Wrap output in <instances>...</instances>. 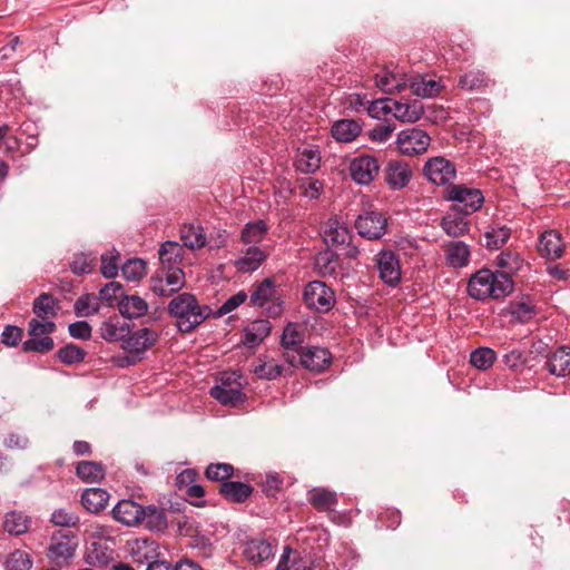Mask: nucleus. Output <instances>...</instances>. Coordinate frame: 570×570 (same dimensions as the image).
<instances>
[{"mask_svg":"<svg viewBox=\"0 0 570 570\" xmlns=\"http://www.w3.org/2000/svg\"><path fill=\"white\" fill-rule=\"evenodd\" d=\"M304 342V334L297 323H288L282 334L281 344L285 350H296Z\"/></svg>","mask_w":570,"mask_h":570,"instance_id":"obj_49","label":"nucleus"},{"mask_svg":"<svg viewBox=\"0 0 570 570\" xmlns=\"http://www.w3.org/2000/svg\"><path fill=\"white\" fill-rule=\"evenodd\" d=\"M128 546L130 557L132 558L134 562L138 563L139 566H148L161 554L159 544L153 539L137 538L130 541Z\"/></svg>","mask_w":570,"mask_h":570,"instance_id":"obj_15","label":"nucleus"},{"mask_svg":"<svg viewBox=\"0 0 570 570\" xmlns=\"http://www.w3.org/2000/svg\"><path fill=\"white\" fill-rule=\"evenodd\" d=\"M86 355L87 353L83 348L72 343L65 345L57 352L58 360L66 365L80 363L85 360Z\"/></svg>","mask_w":570,"mask_h":570,"instance_id":"obj_50","label":"nucleus"},{"mask_svg":"<svg viewBox=\"0 0 570 570\" xmlns=\"http://www.w3.org/2000/svg\"><path fill=\"white\" fill-rule=\"evenodd\" d=\"M77 547L78 539L75 534L68 531H56L51 535L47 556L56 563L66 562L73 557Z\"/></svg>","mask_w":570,"mask_h":570,"instance_id":"obj_8","label":"nucleus"},{"mask_svg":"<svg viewBox=\"0 0 570 570\" xmlns=\"http://www.w3.org/2000/svg\"><path fill=\"white\" fill-rule=\"evenodd\" d=\"M247 299V294L244 291H239L238 293L232 295L227 298L224 304L218 308V316L228 314L239 307Z\"/></svg>","mask_w":570,"mask_h":570,"instance_id":"obj_62","label":"nucleus"},{"mask_svg":"<svg viewBox=\"0 0 570 570\" xmlns=\"http://www.w3.org/2000/svg\"><path fill=\"white\" fill-rule=\"evenodd\" d=\"M168 313L176 318V326L180 333H191L212 313L208 305H200L195 295L181 293L168 304Z\"/></svg>","mask_w":570,"mask_h":570,"instance_id":"obj_2","label":"nucleus"},{"mask_svg":"<svg viewBox=\"0 0 570 570\" xmlns=\"http://www.w3.org/2000/svg\"><path fill=\"white\" fill-rule=\"evenodd\" d=\"M77 475L87 483L99 482L105 476L104 466L95 461H81L76 466Z\"/></svg>","mask_w":570,"mask_h":570,"instance_id":"obj_41","label":"nucleus"},{"mask_svg":"<svg viewBox=\"0 0 570 570\" xmlns=\"http://www.w3.org/2000/svg\"><path fill=\"white\" fill-rule=\"evenodd\" d=\"M32 311L38 318L49 321L57 315V299L51 294L42 293L35 299Z\"/></svg>","mask_w":570,"mask_h":570,"instance_id":"obj_40","label":"nucleus"},{"mask_svg":"<svg viewBox=\"0 0 570 570\" xmlns=\"http://www.w3.org/2000/svg\"><path fill=\"white\" fill-rule=\"evenodd\" d=\"M411 91L421 98H431L436 96L441 89L442 85L440 81L434 79H426L425 77H416L413 78L410 82Z\"/></svg>","mask_w":570,"mask_h":570,"instance_id":"obj_36","label":"nucleus"},{"mask_svg":"<svg viewBox=\"0 0 570 570\" xmlns=\"http://www.w3.org/2000/svg\"><path fill=\"white\" fill-rule=\"evenodd\" d=\"M244 554L252 562L263 563L274 557V549L264 539H252L246 543Z\"/></svg>","mask_w":570,"mask_h":570,"instance_id":"obj_28","label":"nucleus"},{"mask_svg":"<svg viewBox=\"0 0 570 570\" xmlns=\"http://www.w3.org/2000/svg\"><path fill=\"white\" fill-rule=\"evenodd\" d=\"M490 83V78L481 70H470L459 78V87L464 90H482Z\"/></svg>","mask_w":570,"mask_h":570,"instance_id":"obj_42","label":"nucleus"},{"mask_svg":"<svg viewBox=\"0 0 570 570\" xmlns=\"http://www.w3.org/2000/svg\"><path fill=\"white\" fill-rule=\"evenodd\" d=\"M234 466L229 463H210L206 468V478L210 481L225 482L234 474Z\"/></svg>","mask_w":570,"mask_h":570,"instance_id":"obj_55","label":"nucleus"},{"mask_svg":"<svg viewBox=\"0 0 570 570\" xmlns=\"http://www.w3.org/2000/svg\"><path fill=\"white\" fill-rule=\"evenodd\" d=\"M331 353L322 347H306L301 350V357L298 361L301 365L309 371L321 372L331 364Z\"/></svg>","mask_w":570,"mask_h":570,"instance_id":"obj_17","label":"nucleus"},{"mask_svg":"<svg viewBox=\"0 0 570 570\" xmlns=\"http://www.w3.org/2000/svg\"><path fill=\"white\" fill-rule=\"evenodd\" d=\"M380 167V163L375 156L362 154L350 160L348 171L354 183L367 186L379 175Z\"/></svg>","mask_w":570,"mask_h":570,"instance_id":"obj_7","label":"nucleus"},{"mask_svg":"<svg viewBox=\"0 0 570 570\" xmlns=\"http://www.w3.org/2000/svg\"><path fill=\"white\" fill-rule=\"evenodd\" d=\"M99 298L94 293H87L77 298L73 305L75 314L78 317H88L99 312Z\"/></svg>","mask_w":570,"mask_h":570,"instance_id":"obj_43","label":"nucleus"},{"mask_svg":"<svg viewBox=\"0 0 570 570\" xmlns=\"http://www.w3.org/2000/svg\"><path fill=\"white\" fill-rule=\"evenodd\" d=\"M129 333V325L120 322L118 317L105 321L100 327L101 337L108 342L124 341Z\"/></svg>","mask_w":570,"mask_h":570,"instance_id":"obj_35","label":"nucleus"},{"mask_svg":"<svg viewBox=\"0 0 570 570\" xmlns=\"http://www.w3.org/2000/svg\"><path fill=\"white\" fill-rule=\"evenodd\" d=\"M79 517L77 513L66 510V509H57L51 513L50 522L55 525L71 528L76 527L79 523Z\"/></svg>","mask_w":570,"mask_h":570,"instance_id":"obj_58","label":"nucleus"},{"mask_svg":"<svg viewBox=\"0 0 570 570\" xmlns=\"http://www.w3.org/2000/svg\"><path fill=\"white\" fill-rule=\"evenodd\" d=\"M308 502L318 510H331L336 503V495L326 489L316 488L308 492Z\"/></svg>","mask_w":570,"mask_h":570,"instance_id":"obj_45","label":"nucleus"},{"mask_svg":"<svg viewBox=\"0 0 570 570\" xmlns=\"http://www.w3.org/2000/svg\"><path fill=\"white\" fill-rule=\"evenodd\" d=\"M497 265L502 269L500 273H508L511 277V274L517 273L522 268L523 259L518 253L507 250L502 252L497 257Z\"/></svg>","mask_w":570,"mask_h":570,"instance_id":"obj_47","label":"nucleus"},{"mask_svg":"<svg viewBox=\"0 0 570 570\" xmlns=\"http://www.w3.org/2000/svg\"><path fill=\"white\" fill-rule=\"evenodd\" d=\"M541 256L558 259L562 256L564 250V244L561 238V234L554 229L546 230L539 239L538 245Z\"/></svg>","mask_w":570,"mask_h":570,"instance_id":"obj_19","label":"nucleus"},{"mask_svg":"<svg viewBox=\"0 0 570 570\" xmlns=\"http://www.w3.org/2000/svg\"><path fill=\"white\" fill-rule=\"evenodd\" d=\"M158 340V334L148 327L139 328L125 337L122 348L130 354V362L139 361V355L151 348Z\"/></svg>","mask_w":570,"mask_h":570,"instance_id":"obj_9","label":"nucleus"},{"mask_svg":"<svg viewBox=\"0 0 570 570\" xmlns=\"http://www.w3.org/2000/svg\"><path fill=\"white\" fill-rule=\"evenodd\" d=\"M387 220L380 212H364L358 215L355 227L358 234L370 240L380 239L386 233Z\"/></svg>","mask_w":570,"mask_h":570,"instance_id":"obj_13","label":"nucleus"},{"mask_svg":"<svg viewBox=\"0 0 570 570\" xmlns=\"http://www.w3.org/2000/svg\"><path fill=\"white\" fill-rule=\"evenodd\" d=\"M114 560V550L106 541H92L87 548L85 561L94 567H107Z\"/></svg>","mask_w":570,"mask_h":570,"instance_id":"obj_21","label":"nucleus"},{"mask_svg":"<svg viewBox=\"0 0 570 570\" xmlns=\"http://www.w3.org/2000/svg\"><path fill=\"white\" fill-rule=\"evenodd\" d=\"M375 83L386 94L401 92L407 86L403 76L387 70L376 73Z\"/></svg>","mask_w":570,"mask_h":570,"instance_id":"obj_34","label":"nucleus"},{"mask_svg":"<svg viewBox=\"0 0 570 570\" xmlns=\"http://www.w3.org/2000/svg\"><path fill=\"white\" fill-rule=\"evenodd\" d=\"M446 264L453 268H462L468 266L470 262L471 250L469 245L461 240H453L445 245Z\"/></svg>","mask_w":570,"mask_h":570,"instance_id":"obj_22","label":"nucleus"},{"mask_svg":"<svg viewBox=\"0 0 570 570\" xmlns=\"http://www.w3.org/2000/svg\"><path fill=\"white\" fill-rule=\"evenodd\" d=\"M267 258L266 253L259 247L252 246L245 252V255L235 262V266L240 273H253L259 268Z\"/></svg>","mask_w":570,"mask_h":570,"instance_id":"obj_32","label":"nucleus"},{"mask_svg":"<svg viewBox=\"0 0 570 570\" xmlns=\"http://www.w3.org/2000/svg\"><path fill=\"white\" fill-rule=\"evenodd\" d=\"M510 314L515 321L527 323L533 317L534 307L524 302H517L510 305Z\"/></svg>","mask_w":570,"mask_h":570,"instance_id":"obj_61","label":"nucleus"},{"mask_svg":"<svg viewBox=\"0 0 570 570\" xmlns=\"http://www.w3.org/2000/svg\"><path fill=\"white\" fill-rule=\"evenodd\" d=\"M114 518L128 527L140 523L144 518V507L134 500H120L112 509Z\"/></svg>","mask_w":570,"mask_h":570,"instance_id":"obj_18","label":"nucleus"},{"mask_svg":"<svg viewBox=\"0 0 570 570\" xmlns=\"http://www.w3.org/2000/svg\"><path fill=\"white\" fill-rule=\"evenodd\" d=\"M463 216L452 209L446 213L440 224L444 233L451 237H460L466 234L470 229V223Z\"/></svg>","mask_w":570,"mask_h":570,"instance_id":"obj_30","label":"nucleus"},{"mask_svg":"<svg viewBox=\"0 0 570 570\" xmlns=\"http://www.w3.org/2000/svg\"><path fill=\"white\" fill-rule=\"evenodd\" d=\"M283 365L274 360H269L255 366L254 373L258 379L275 380L283 374Z\"/></svg>","mask_w":570,"mask_h":570,"instance_id":"obj_56","label":"nucleus"},{"mask_svg":"<svg viewBox=\"0 0 570 570\" xmlns=\"http://www.w3.org/2000/svg\"><path fill=\"white\" fill-rule=\"evenodd\" d=\"M303 302L309 309L327 313L335 304V293L324 282L312 281L304 288Z\"/></svg>","mask_w":570,"mask_h":570,"instance_id":"obj_5","label":"nucleus"},{"mask_svg":"<svg viewBox=\"0 0 570 570\" xmlns=\"http://www.w3.org/2000/svg\"><path fill=\"white\" fill-rule=\"evenodd\" d=\"M234 375L235 373L224 374L220 384L210 389V395L223 405L236 406L245 400L242 384L232 380Z\"/></svg>","mask_w":570,"mask_h":570,"instance_id":"obj_11","label":"nucleus"},{"mask_svg":"<svg viewBox=\"0 0 570 570\" xmlns=\"http://www.w3.org/2000/svg\"><path fill=\"white\" fill-rule=\"evenodd\" d=\"M109 500V493L100 488H90L82 492L81 504L91 513H99L102 511Z\"/></svg>","mask_w":570,"mask_h":570,"instance_id":"obj_31","label":"nucleus"},{"mask_svg":"<svg viewBox=\"0 0 570 570\" xmlns=\"http://www.w3.org/2000/svg\"><path fill=\"white\" fill-rule=\"evenodd\" d=\"M118 309L126 318H139L148 312V304L144 298L136 294L124 295L118 302Z\"/></svg>","mask_w":570,"mask_h":570,"instance_id":"obj_25","label":"nucleus"},{"mask_svg":"<svg viewBox=\"0 0 570 570\" xmlns=\"http://www.w3.org/2000/svg\"><path fill=\"white\" fill-rule=\"evenodd\" d=\"M271 323L267 320H256L244 330L243 344L247 347L259 345L271 333Z\"/></svg>","mask_w":570,"mask_h":570,"instance_id":"obj_27","label":"nucleus"},{"mask_svg":"<svg viewBox=\"0 0 570 570\" xmlns=\"http://www.w3.org/2000/svg\"><path fill=\"white\" fill-rule=\"evenodd\" d=\"M124 287L118 282H109L107 283L99 292V301H104L108 306H112V302L124 296L122 292Z\"/></svg>","mask_w":570,"mask_h":570,"instance_id":"obj_60","label":"nucleus"},{"mask_svg":"<svg viewBox=\"0 0 570 570\" xmlns=\"http://www.w3.org/2000/svg\"><path fill=\"white\" fill-rule=\"evenodd\" d=\"M121 273L128 282H137L146 274V263L141 258H129L121 266Z\"/></svg>","mask_w":570,"mask_h":570,"instance_id":"obj_53","label":"nucleus"},{"mask_svg":"<svg viewBox=\"0 0 570 570\" xmlns=\"http://www.w3.org/2000/svg\"><path fill=\"white\" fill-rule=\"evenodd\" d=\"M423 171L425 177L436 186H445L456 176L454 164L441 156L430 158L425 163Z\"/></svg>","mask_w":570,"mask_h":570,"instance_id":"obj_12","label":"nucleus"},{"mask_svg":"<svg viewBox=\"0 0 570 570\" xmlns=\"http://www.w3.org/2000/svg\"><path fill=\"white\" fill-rule=\"evenodd\" d=\"M159 261L169 268L181 259V246L177 242H165L159 252Z\"/></svg>","mask_w":570,"mask_h":570,"instance_id":"obj_51","label":"nucleus"},{"mask_svg":"<svg viewBox=\"0 0 570 570\" xmlns=\"http://www.w3.org/2000/svg\"><path fill=\"white\" fill-rule=\"evenodd\" d=\"M321 166V155L318 149L304 148L298 150L295 157V167L304 174H313Z\"/></svg>","mask_w":570,"mask_h":570,"instance_id":"obj_33","label":"nucleus"},{"mask_svg":"<svg viewBox=\"0 0 570 570\" xmlns=\"http://www.w3.org/2000/svg\"><path fill=\"white\" fill-rule=\"evenodd\" d=\"M315 266L322 276H333L340 266L338 254L326 249L320 252L315 258Z\"/></svg>","mask_w":570,"mask_h":570,"instance_id":"obj_39","label":"nucleus"},{"mask_svg":"<svg viewBox=\"0 0 570 570\" xmlns=\"http://www.w3.org/2000/svg\"><path fill=\"white\" fill-rule=\"evenodd\" d=\"M254 488L240 481H225L219 485V493L229 502L244 503L252 494Z\"/></svg>","mask_w":570,"mask_h":570,"instance_id":"obj_23","label":"nucleus"},{"mask_svg":"<svg viewBox=\"0 0 570 570\" xmlns=\"http://www.w3.org/2000/svg\"><path fill=\"white\" fill-rule=\"evenodd\" d=\"M380 278L390 286H395L401 279L399 259L392 250H382L376 258Z\"/></svg>","mask_w":570,"mask_h":570,"instance_id":"obj_16","label":"nucleus"},{"mask_svg":"<svg viewBox=\"0 0 570 570\" xmlns=\"http://www.w3.org/2000/svg\"><path fill=\"white\" fill-rule=\"evenodd\" d=\"M275 284L272 278H265L261 282L250 295V304L253 306H264L274 295Z\"/></svg>","mask_w":570,"mask_h":570,"instance_id":"obj_46","label":"nucleus"},{"mask_svg":"<svg viewBox=\"0 0 570 570\" xmlns=\"http://www.w3.org/2000/svg\"><path fill=\"white\" fill-rule=\"evenodd\" d=\"M30 525L31 518L23 511H9L2 520L3 530L10 535H22L29 530Z\"/></svg>","mask_w":570,"mask_h":570,"instance_id":"obj_24","label":"nucleus"},{"mask_svg":"<svg viewBox=\"0 0 570 570\" xmlns=\"http://www.w3.org/2000/svg\"><path fill=\"white\" fill-rule=\"evenodd\" d=\"M497 360V353L490 347H479L471 352L470 363L478 370L485 371L490 368Z\"/></svg>","mask_w":570,"mask_h":570,"instance_id":"obj_48","label":"nucleus"},{"mask_svg":"<svg viewBox=\"0 0 570 570\" xmlns=\"http://www.w3.org/2000/svg\"><path fill=\"white\" fill-rule=\"evenodd\" d=\"M96 263V257L91 254H78L75 256L73 261L70 263V269L76 275L88 274L92 271Z\"/></svg>","mask_w":570,"mask_h":570,"instance_id":"obj_57","label":"nucleus"},{"mask_svg":"<svg viewBox=\"0 0 570 570\" xmlns=\"http://www.w3.org/2000/svg\"><path fill=\"white\" fill-rule=\"evenodd\" d=\"M389 111H392L396 119L407 122L417 121L424 112L423 105L419 100H414L413 102H400L395 100H390L389 105H386Z\"/></svg>","mask_w":570,"mask_h":570,"instance_id":"obj_20","label":"nucleus"},{"mask_svg":"<svg viewBox=\"0 0 570 570\" xmlns=\"http://www.w3.org/2000/svg\"><path fill=\"white\" fill-rule=\"evenodd\" d=\"M68 331L71 337L76 340H89L91 337V326L86 321H77L68 326Z\"/></svg>","mask_w":570,"mask_h":570,"instance_id":"obj_64","label":"nucleus"},{"mask_svg":"<svg viewBox=\"0 0 570 570\" xmlns=\"http://www.w3.org/2000/svg\"><path fill=\"white\" fill-rule=\"evenodd\" d=\"M485 247L489 249L501 248L510 238V229L505 226L492 227L485 232Z\"/></svg>","mask_w":570,"mask_h":570,"instance_id":"obj_52","label":"nucleus"},{"mask_svg":"<svg viewBox=\"0 0 570 570\" xmlns=\"http://www.w3.org/2000/svg\"><path fill=\"white\" fill-rule=\"evenodd\" d=\"M362 131L361 125L354 119H340L332 125V137L338 142H351Z\"/></svg>","mask_w":570,"mask_h":570,"instance_id":"obj_26","label":"nucleus"},{"mask_svg":"<svg viewBox=\"0 0 570 570\" xmlns=\"http://www.w3.org/2000/svg\"><path fill=\"white\" fill-rule=\"evenodd\" d=\"M430 136L419 128H406L399 132L396 144L401 154L415 156L426 151L430 146Z\"/></svg>","mask_w":570,"mask_h":570,"instance_id":"obj_10","label":"nucleus"},{"mask_svg":"<svg viewBox=\"0 0 570 570\" xmlns=\"http://www.w3.org/2000/svg\"><path fill=\"white\" fill-rule=\"evenodd\" d=\"M322 237L327 246H338L344 250V255L355 258L358 255L357 246L351 243V230L337 219H331L323 228Z\"/></svg>","mask_w":570,"mask_h":570,"instance_id":"obj_6","label":"nucleus"},{"mask_svg":"<svg viewBox=\"0 0 570 570\" xmlns=\"http://www.w3.org/2000/svg\"><path fill=\"white\" fill-rule=\"evenodd\" d=\"M547 370L550 374L564 377L570 374V347H559L548 360Z\"/></svg>","mask_w":570,"mask_h":570,"instance_id":"obj_29","label":"nucleus"},{"mask_svg":"<svg viewBox=\"0 0 570 570\" xmlns=\"http://www.w3.org/2000/svg\"><path fill=\"white\" fill-rule=\"evenodd\" d=\"M180 238L189 249H198L206 244V235L199 225H184L180 229Z\"/></svg>","mask_w":570,"mask_h":570,"instance_id":"obj_37","label":"nucleus"},{"mask_svg":"<svg viewBox=\"0 0 570 570\" xmlns=\"http://www.w3.org/2000/svg\"><path fill=\"white\" fill-rule=\"evenodd\" d=\"M268 227L262 219L247 223L240 234L245 244H256L263 240L267 234Z\"/></svg>","mask_w":570,"mask_h":570,"instance_id":"obj_44","label":"nucleus"},{"mask_svg":"<svg viewBox=\"0 0 570 570\" xmlns=\"http://www.w3.org/2000/svg\"><path fill=\"white\" fill-rule=\"evenodd\" d=\"M444 198L453 203L451 207L453 212L464 216L478 212L484 203V196L480 189L464 185H451L445 190Z\"/></svg>","mask_w":570,"mask_h":570,"instance_id":"obj_3","label":"nucleus"},{"mask_svg":"<svg viewBox=\"0 0 570 570\" xmlns=\"http://www.w3.org/2000/svg\"><path fill=\"white\" fill-rule=\"evenodd\" d=\"M23 332L14 325H7L1 334V342L9 347L17 346L22 340Z\"/></svg>","mask_w":570,"mask_h":570,"instance_id":"obj_63","label":"nucleus"},{"mask_svg":"<svg viewBox=\"0 0 570 570\" xmlns=\"http://www.w3.org/2000/svg\"><path fill=\"white\" fill-rule=\"evenodd\" d=\"M31 567L30 554L22 550L12 551L4 561L6 570H30Z\"/></svg>","mask_w":570,"mask_h":570,"instance_id":"obj_54","label":"nucleus"},{"mask_svg":"<svg viewBox=\"0 0 570 570\" xmlns=\"http://www.w3.org/2000/svg\"><path fill=\"white\" fill-rule=\"evenodd\" d=\"M140 523L149 529L150 531L160 532L167 528V518L163 509L155 505H148L144 508V518Z\"/></svg>","mask_w":570,"mask_h":570,"instance_id":"obj_38","label":"nucleus"},{"mask_svg":"<svg viewBox=\"0 0 570 570\" xmlns=\"http://www.w3.org/2000/svg\"><path fill=\"white\" fill-rule=\"evenodd\" d=\"M514 289V283L508 273H498L483 268L471 275L468 282L470 297L484 301L487 298L502 299Z\"/></svg>","mask_w":570,"mask_h":570,"instance_id":"obj_1","label":"nucleus"},{"mask_svg":"<svg viewBox=\"0 0 570 570\" xmlns=\"http://www.w3.org/2000/svg\"><path fill=\"white\" fill-rule=\"evenodd\" d=\"M119 253L112 249L109 254L101 255V274L106 278H114L118 275Z\"/></svg>","mask_w":570,"mask_h":570,"instance_id":"obj_59","label":"nucleus"},{"mask_svg":"<svg viewBox=\"0 0 570 570\" xmlns=\"http://www.w3.org/2000/svg\"><path fill=\"white\" fill-rule=\"evenodd\" d=\"M56 331V324L52 321L40 322L32 318L28 324L29 338L22 343L24 352L48 353L55 347L53 340L49 336Z\"/></svg>","mask_w":570,"mask_h":570,"instance_id":"obj_4","label":"nucleus"},{"mask_svg":"<svg viewBox=\"0 0 570 570\" xmlns=\"http://www.w3.org/2000/svg\"><path fill=\"white\" fill-rule=\"evenodd\" d=\"M383 174L385 183L393 190L403 189L412 178V169L409 164L400 159L389 160L383 169Z\"/></svg>","mask_w":570,"mask_h":570,"instance_id":"obj_14","label":"nucleus"}]
</instances>
